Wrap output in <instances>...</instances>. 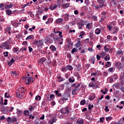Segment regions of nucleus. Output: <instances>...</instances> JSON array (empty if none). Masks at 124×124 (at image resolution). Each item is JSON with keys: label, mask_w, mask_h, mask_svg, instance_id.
Returning a JSON list of instances; mask_svg holds the SVG:
<instances>
[{"label": "nucleus", "mask_w": 124, "mask_h": 124, "mask_svg": "<svg viewBox=\"0 0 124 124\" xmlns=\"http://www.w3.org/2000/svg\"><path fill=\"white\" fill-rule=\"evenodd\" d=\"M77 85V83H74L71 85L72 88H76V85Z\"/></svg>", "instance_id": "obj_56"}, {"label": "nucleus", "mask_w": 124, "mask_h": 124, "mask_svg": "<svg viewBox=\"0 0 124 124\" xmlns=\"http://www.w3.org/2000/svg\"><path fill=\"white\" fill-rule=\"evenodd\" d=\"M69 82L70 83H74V82H75V79H72V78H69Z\"/></svg>", "instance_id": "obj_37"}, {"label": "nucleus", "mask_w": 124, "mask_h": 124, "mask_svg": "<svg viewBox=\"0 0 124 124\" xmlns=\"http://www.w3.org/2000/svg\"><path fill=\"white\" fill-rule=\"evenodd\" d=\"M77 124H84V120L82 119L79 121H77Z\"/></svg>", "instance_id": "obj_23"}, {"label": "nucleus", "mask_w": 124, "mask_h": 124, "mask_svg": "<svg viewBox=\"0 0 124 124\" xmlns=\"http://www.w3.org/2000/svg\"><path fill=\"white\" fill-rule=\"evenodd\" d=\"M24 115L25 116H29L30 115V111L28 110H26L24 112Z\"/></svg>", "instance_id": "obj_21"}, {"label": "nucleus", "mask_w": 124, "mask_h": 124, "mask_svg": "<svg viewBox=\"0 0 124 124\" xmlns=\"http://www.w3.org/2000/svg\"><path fill=\"white\" fill-rule=\"evenodd\" d=\"M109 72H113L114 71V67H110L108 69Z\"/></svg>", "instance_id": "obj_44"}, {"label": "nucleus", "mask_w": 124, "mask_h": 124, "mask_svg": "<svg viewBox=\"0 0 124 124\" xmlns=\"http://www.w3.org/2000/svg\"><path fill=\"white\" fill-rule=\"evenodd\" d=\"M100 32H101V30H100V29L99 28H97L95 30V33L96 34H99L100 33Z\"/></svg>", "instance_id": "obj_14"}, {"label": "nucleus", "mask_w": 124, "mask_h": 124, "mask_svg": "<svg viewBox=\"0 0 124 124\" xmlns=\"http://www.w3.org/2000/svg\"><path fill=\"white\" fill-rule=\"evenodd\" d=\"M100 74V71L97 70L95 73H92L91 76H98Z\"/></svg>", "instance_id": "obj_9"}, {"label": "nucleus", "mask_w": 124, "mask_h": 124, "mask_svg": "<svg viewBox=\"0 0 124 124\" xmlns=\"http://www.w3.org/2000/svg\"><path fill=\"white\" fill-rule=\"evenodd\" d=\"M17 116H18V117H20V116H21V114H22V111L21 110H17Z\"/></svg>", "instance_id": "obj_45"}, {"label": "nucleus", "mask_w": 124, "mask_h": 124, "mask_svg": "<svg viewBox=\"0 0 124 124\" xmlns=\"http://www.w3.org/2000/svg\"><path fill=\"white\" fill-rule=\"evenodd\" d=\"M105 61L107 62V61H109L110 60V57L108 55H107L105 58H104Z\"/></svg>", "instance_id": "obj_31"}, {"label": "nucleus", "mask_w": 124, "mask_h": 124, "mask_svg": "<svg viewBox=\"0 0 124 124\" xmlns=\"http://www.w3.org/2000/svg\"><path fill=\"white\" fill-rule=\"evenodd\" d=\"M116 66L118 67L119 69H121L123 67V65H122V63L121 62H116L115 63Z\"/></svg>", "instance_id": "obj_6"}, {"label": "nucleus", "mask_w": 124, "mask_h": 124, "mask_svg": "<svg viewBox=\"0 0 124 124\" xmlns=\"http://www.w3.org/2000/svg\"><path fill=\"white\" fill-rule=\"evenodd\" d=\"M75 52H78V49H77L76 48H73V49L72 50V51H71L72 54H74V53H75Z\"/></svg>", "instance_id": "obj_26"}, {"label": "nucleus", "mask_w": 124, "mask_h": 124, "mask_svg": "<svg viewBox=\"0 0 124 124\" xmlns=\"http://www.w3.org/2000/svg\"><path fill=\"white\" fill-rule=\"evenodd\" d=\"M11 30V27H8L6 29V31H9Z\"/></svg>", "instance_id": "obj_60"}, {"label": "nucleus", "mask_w": 124, "mask_h": 124, "mask_svg": "<svg viewBox=\"0 0 124 124\" xmlns=\"http://www.w3.org/2000/svg\"><path fill=\"white\" fill-rule=\"evenodd\" d=\"M48 18V16H43V20H46V19H47Z\"/></svg>", "instance_id": "obj_52"}, {"label": "nucleus", "mask_w": 124, "mask_h": 124, "mask_svg": "<svg viewBox=\"0 0 124 124\" xmlns=\"http://www.w3.org/2000/svg\"><path fill=\"white\" fill-rule=\"evenodd\" d=\"M56 121H55V118H52V121L50 122V124H53Z\"/></svg>", "instance_id": "obj_53"}, {"label": "nucleus", "mask_w": 124, "mask_h": 124, "mask_svg": "<svg viewBox=\"0 0 124 124\" xmlns=\"http://www.w3.org/2000/svg\"><path fill=\"white\" fill-rule=\"evenodd\" d=\"M112 119H113V117H111V116H109L106 118V121L107 122H109V121H111V120H112Z\"/></svg>", "instance_id": "obj_35"}, {"label": "nucleus", "mask_w": 124, "mask_h": 124, "mask_svg": "<svg viewBox=\"0 0 124 124\" xmlns=\"http://www.w3.org/2000/svg\"><path fill=\"white\" fill-rule=\"evenodd\" d=\"M47 20H48V22L50 24L53 22V18H49Z\"/></svg>", "instance_id": "obj_51"}, {"label": "nucleus", "mask_w": 124, "mask_h": 124, "mask_svg": "<svg viewBox=\"0 0 124 124\" xmlns=\"http://www.w3.org/2000/svg\"><path fill=\"white\" fill-rule=\"evenodd\" d=\"M49 9H50V10H54L53 6L52 5H50L49 6Z\"/></svg>", "instance_id": "obj_57"}, {"label": "nucleus", "mask_w": 124, "mask_h": 124, "mask_svg": "<svg viewBox=\"0 0 124 124\" xmlns=\"http://www.w3.org/2000/svg\"><path fill=\"white\" fill-rule=\"evenodd\" d=\"M60 112L64 115H68V114H69V108H68V107H66L61 109L60 110Z\"/></svg>", "instance_id": "obj_2"}, {"label": "nucleus", "mask_w": 124, "mask_h": 124, "mask_svg": "<svg viewBox=\"0 0 124 124\" xmlns=\"http://www.w3.org/2000/svg\"><path fill=\"white\" fill-rule=\"evenodd\" d=\"M95 60L94 59V57H92L91 58L90 61L92 62L93 64H94V62Z\"/></svg>", "instance_id": "obj_33"}, {"label": "nucleus", "mask_w": 124, "mask_h": 124, "mask_svg": "<svg viewBox=\"0 0 124 124\" xmlns=\"http://www.w3.org/2000/svg\"><path fill=\"white\" fill-rule=\"evenodd\" d=\"M6 13L7 15H11V14H12V11L11 10H7Z\"/></svg>", "instance_id": "obj_25"}, {"label": "nucleus", "mask_w": 124, "mask_h": 124, "mask_svg": "<svg viewBox=\"0 0 124 124\" xmlns=\"http://www.w3.org/2000/svg\"><path fill=\"white\" fill-rule=\"evenodd\" d=\"M99 8H102V7H106L107 6L106 4H105L104 3H103L101 5H99Z\"/></svg>", "instance_id": "obj_38"}, {"label": "nucleus", "mask_w": 124, "mask_h": 124, "mask_svg": "<svg viewBox=\"0 0 124 124\" xmlns=\"http://www.w3.org/2000/svg\"><path fill=\"white\" fill-rule=\"evenodd\" d=\"M103 76H104V77H106V76H107V72H103Z\"/></svg>", "instance_id": "obj_62"}, {"label": "nucleus", "mask_w": 124, "mask_h": 124, "mask_svg": "<svg viewBox=\"0 0 124 124\" xmlns=\"http://www.w3.org/2000/svg\"><path fill=\"white\" fill-rule=\"evenodd\" d=\"M11 122H17V118L14 117V118H13L11 120Z\"/></svg>", "instance_id": "obj_47"}, {"label": "nucleus", "mask_w": 124, "mask_h": 124, "mask_svg": "<svg viewBox=\"0 0 124 124\" xmlns=\"http://www.w3.org/2000/svg\"><path fill=\"white\" fill-rule=\"evenodd\" d=\"M7 109L8 111H9L10 112H12V110H13V109H14V108L12 107H7Z\"/></svg>", "instance_id": "obj_28"}, {"label": "nucleus", "mask_w": 124, "mask_h": 124, "mask_svg": "<svg viewBox=\"0 0 124 124\" xmlns=\"http://www.w3.org/2000/svg\"><path fill=\"white\" fill-rule=\"evenodd\" d=\"M29 110L30 111H33L34 110V107H33L32 106H31L30 108H29Z\"/></svg>", "instance_id": "obj_32"}, {"label": "nucleus", "mask_w": 124, "mask_h": 124, "mask_svg": "<svg viewBox=\"0 0 124 124\" xmlns=\"http://www.w3.org/2000/svg\"><path fill=\"white\" fill-rule=\"evenodd\" d=\"M84 24L83 21L79 22L78 23V27L79 30H82V27L84 26Z\"/></svg>", "instance_id": "obj_8"}, {"label": "nucleus", "mask_w": 124, "mask_h": 124, "mask_svg": "<svg viewBox=\"0 0 124 124\" xmlns=\"http://www.w3.org/2000/svg\"><path fill=\"white\" fill-rule=\"evenodd\" d=\"M50 49H51V51H56V50H57V48H56V47H55L53 45H51L50 46Z\"/></svg>", "instance_id": "obj_19"}, {"label": "nucleus", "mask_w": 124, "mask_h": 124, "mask_svg": "<svg viewBox=\"0 0 124 124\" xmlns=\"http://www.w3.org/2000/svg\"><path fill=\"white\" fill-rule=\"evenodd\" d=\"M89 87H90V88H92V87H94V84L92 83V84H89Z\"/></svg>", "instance_id": "obj_63"}, {"label": "nucleus", "mask_w": 124, "mask_h": 124, "mask_svg": "<svg viewBox=\"0 0 124 124\" xmlns=\"http://www.w3.org/2000/svg\"><path fill=\"white\" fill-rule=\"evenodd\" d=\"M13 51L14 52H18V51H19V47H14Z\"/></svg>", "instance_id": "obj_36"}, {"label": "nucleus", "mask_w": 124, "mask_h": 124, "mask_svg": "<svg viewBox=\"0 0 124 124\" xmlns=\"http://www.w3.org/2000/svg\"><path fill=\"white\" fill-rule=\"evenodd\" d=\"M123 53H124L123 52V50H120V51H117V55H122V54H123Z\"/></svg>", "instance_id": "obj_49"}, {"label": "nucleus", "mask_w": 124, "mask_h": 124, "mask_svg": "<svg viewBox=\"0 0 124 124\" xmlns=\"http://www.w3.org/2000/svg\"><path fill=\"white\" fill-rule=\"evenodd\" d=\"M68 14H66L65 15V17H64V20H65V21H68Z\"/></svg>", "instance_id": "obj_48"}, {"label": "nucleus", "mask_w": 124, "mask_h": 124, "mask_svg": "<svg viewBox=\"0 0 124 124\" xmlns=\"http://www.w3.org/2000/svg\"><path fill=\"white\" fill-rule=\"evenodd\" d=\"M66 41L67 43H68V44H70V43H71V39H69V38L66 39Z\"/></svg>", "instance_id": "obj_34"}, {"label": "nucleus", "mask_w": 124, "mask_h": 124, "mask_svg": "<svg viewBox=\"0 0 124 124\" xmlns=\"http://www.w3.org/2000/svg\"><path fill=\"white\" fill-rule=\"evenodd\" d=\"M41 99V96L37 95L35 97V100H40Z\"/></svg>", "instance_id": "obj_42"}, {"label": "nucleus", "mask_w": 124, "mask_h": 124, "mask_svg": "<svg viewBox=\"0 0 124 124\" xmlns=\"http://www.w3.org/2000/svg\"><path fill=\"white\" fill-rule=\"evenodd\" d=\"M62 6L63 8H67L68 7H69L70 4H69V3L63 4L62 5Z\"/></svg>", "instance_id": "obj_12"}, {"label": "nucleus", "mask_w": 124, "mask_h": 124, "mask_svg": "<svg viewBox=\"0 0 124 124\" xmlns=\"http://www.w3.org/2000/svg\"><path fill=\"white\" fill-rule=\"evenodd\" d=\"M110 83H113L114 79L112 78H109Z\"/></svg>", "instance_id": "obj_55"}, {"label": "nucleus", "mask_w": 124, "mask_h": 124, "mask_svg": "<svg viewBox=\"0 0 124 124\" xmlns=\"http://www.w3.org/2000/svg\"><path fill=\"white\" fill-rule=\"evenodd\" d=\"M78 42L77 44H76V47L77 48H79V47H81L82 46V44H81V41H80V38L78 39Z\"/></svg>", "instance_id": "obj_5"}, {"label": "nucleus", "mask_w": 124, "mask_h": 124, "mask_svg": "<svg viewBox=\"0 0 124 124\" xmlns=\"http://www.w3.org/2000/svg\"><path fill=\"white\" fill-rule=\"evenodd\" d=\"M37 45L38 47H42V46H43V41L39 40L38 41V44Z\"/></svg>", "instance_id": "obj_10"}, {"label": "nucleus", "mask_w": 124, "mask_h": 124, "mask_svg": "<svg viewBox=\"0 0 124 124\" xmlns=\"http://www.w3.org/2000/svg\"><path fill=\"white\" fill-rule=\"evenodd\" d=\"M105 2V0H97V2L99 4L103 3Z\"/></svg>", "instance_id": "obj_41"}, {"label": "nucleus", "mask_w": 124, "mask_h": 124, "mask_svg": "<svg viewBox=\"0 0 124 124\" xmlns=\"http://www.w3.org/2000/svg\"><path fill=\"white\" fill-rule=\"evenodd\" d=\"M33 35H29V36H28L26 39V40H29L30 39H33Z\"/></svg>", "instance_id": "obj_22"}, {"label": "nucleus", "mask_w": 124, "mask_h": 124, "mask_svg": "<svg viewBox=\"0 0 124 124\" xmlns=\"http://www.w3.org/2000/svg\"><path fill=\"white\" fill-rule=\"evenodd\" d=\"M38 43V41L35 40L33 42V44H34V45H36V44L37 45Z\"/></svg>", "instance_id": "obj_54"}, {"label": "nucleus", "mask_w": 124, "mask_h": 124, "mask_svg": "<svg viewBox=\"0 0 124 124\" xmlns=\"http://www.w3.org/2000/svg\"><path fill=\"white\" fill-rule=\"evenodd\" d=\"M92 108H93V105H91V104H89L88 105V109L89 110H92Z\"/></svg>", "instance_id": "obj_39"}, {"label": "nucleus", "mask_w": 124, "mask_h": 124, "mask_svg": "<svg viewBox=\"0 0 124 124\" xmlns=\"http://www.w3.org/2000/svg\"><path fill=\"white\" fill-rule=\"evenodd\" d=\"M62 21H63L62 18H58L56 20L55 23L56 24H61V23H62Z\"/></svg>", "instance_id": "obj_11"}, {"label": "nucleus", "mask_w": 124, "mask_h": 124, "mask_svg": "<svg viewBox=\"0 0 124 124\" xmlns=\"http://www.w3.org/2000/svg\"><path fill=\"white\" fill-rule=\"evenodd\" d=\"M28 48H29V52H32L33 49L32 48V47H31V46H29Z\"/></svg>", "instance_id": "obj_61"}, {"label": "nucleus", "mask_w": 124, "mask_h": 124, "mask_svg": "<svg viewBox=\"0 0 124 124\" xmlns=\"http://www.w3.org/2000/svg\"><path fill=\"white\" fill-rule=\"evenodd\" d=\"M3 54L4 57H8V52L6 51V52H3Z\"/></svg>", "instance_id": "obj_50"}, {"label": "nucleus", "mask_w": 124, "mask_h": 124, "mask_svg": "<svg viewBox=\"0 0 124 124\" xmlns=\"http://www.w3.org/2000/svg\"><path fill=\"white\" fill-rule=\"evenodd\" d=\"M94 98H95V95H94V94H92V95L89 97V99L90 100H93Z\"/></svg>", "instance_id": "obj_20"}, {"label": "nucleus", "mask_w": 124, "mask_h": 124, "mask_svg": "<svg viewBox=\"0 0 124 124\" xmlns=\"http://www.w3.org/2000/svg\"><path fill=\"white\" fill-rule=\"evenodd\" d=\"M72 46H73V43L68 44L66 46L67 51H69L72 48Z\"/></svg>", "instance_id": "obj_4"}, {"label": "nucleus", "mask_w": 124, "mask_h": 124, "mask_svg": "<svg viewBox=\"0 0 124 124\" xmlns=\"http://www.w3.org/2000/svg\"><path fill=\"white\" fill-rule=\"evenodd\" d=\"M12 6H13V4L7 5L5 6V9H8V8H11V7H12Z\"/></svg>", "instance_id": "obj_18"}, {"label": "nucleus", "mask_w": 124, "mask_h": 124, "mask_svg": "<svg viewBox=\"0 0 124 124\" xmlns=\"http://www.w3.org/2000/svg\"><path fill=\"white\" fill-rule=\"evenodd\" d=\"M10 96V95L7 92L5 93V95H4L5 98H9Z\"/></svg>", "instance_id": "obj_29"}, {"label": "nucleus", "mask_w": 124, "mask_h": 124, "mask_svg": "<svg viewBox=\"0 0 124 124\" xmlns=\"http://www.w3.org/2000/svg\"><path fill=\"white\" fill-rule=\"evenodd\" d=\"M107 28H108V29L109 31H111L113 27H112V26H111V25H108Z\"/></svg>", "instance_id": "obj_43"}, {"label": "nucleus", "mask_w": 124, "mask_h": 124, "mask_svg": "<svg viewBox=\"0 0 124 124\" xmlns=\"http://www.w3.org/2000/svg\"><path fill=\"white\" fill-rule=\"evenodd\" d=\"M47 59L45 58H42L41 59L39 60V62L40 63H43L44 62H46Z\"/></svg>", "instance_id": "obj_15"}, {"label": "nucleus", "mask_w": 124, "mask_h": 124, "mask_svg": "<svg viewBox=\"0 0 124 124\" xmlns=\"http://www.w3.org/2000/svg\"><path fill=\"white\" fill-rule=\"evenodd\" d=\"M11 75H12V76H15V77H17V76H18V74H17V72L16 71H12Z\"/></svg>", "instance_id": "obj_16"}, {"label": "nucleus", "mask_w": 124, "mask_h": 124, "mask_svg": "<svg viewBox=\"0 0 124 124\" xmlns=\"http://www.w3.org/2000/svg\"><path fill=\"white\" fill-rule=\"evenodd\" d=\"M105 65H106V67H109V66H110V65H111V62H107V64H106Z\"/></svg>", "instance_id": "obj_40"}, {"label": "nucleus", "mask_w": 124, "mask_h": 124, "mask_svg": "<svg viewBox=\"0 0 124 124\" xmlns=\"http://www.w3.org/2000/svg\"><path fill=\"white\" fill-rule=\"evenodd\" d=\"M31 79H33L32 77H28V78L27 79V82H26V85H30V82H31L32 83L33 82V80Z\"/></svg>", "instance_id": "obj_7"}, {"label": "nucleus", "mask_w": 124, "mask_h": 124, "mask_svg": "<svg viewBox=\"0 0 124 124\" xmlns=\"http://www.w3.org/2000/svg\"><path fill=\"white\" fill-rule=\"evenodd\" d=\"M0 48H4V49L5 50H9L10 48V46H9V43H8V41H6L4 42L2 45L0 46Z\"/></svg>", "instance_id": "obj_1"}, {"label": "nucleus", "mask_w": 124, "mask_h": 124, "mask_svg": "<svg viewBox=\"0 0 124 124\" xmlns=\"http://www.w3.org/2000/svg\"><path fill=\"white\" fill-rule=\"evenodd\" d=\"M103 120H104V117H101L100 119V122L101 123H103Z\"/></svg>", "instance_id": "obj_64"}, {"label": "nucleus", "mask_w": 124, "mask_h": 124, "mask_svg": "<svg viewBox=\"0 0 124 124\" xmlns=\"http://www.w3.org/2000/svg\"><path fill=\"white\" fill-rule=\"evenodd\" d=\"M92 18L93 19L94 21H96V20H97V16H93L92 17Z\"/></svg>", "instance_id": "obj_46"}, {"label": "nucleus", "mask_w": 124, "mask_h": 124, "mask_svg": "<svg viewBox=\"0 0 124 124\" xmlns=\"http://www.w3.org/2000/svg\"><path fill=\"white\" fill-rule=\"evenodd\" d=\"M86 104V100L85 99H83L80 101V105H85Z\"/></svg>", "instance_id": "obj_30"}, {"label": "nucleus", "mask_w": 124, "mask_h": 124, "mask_svg": "<svg viewBox=\"0 0 124 124\" xmlns=\"http://www.w3.org/2000/svg\"><path fill=\"white\" fill-rule=\"evenodd\" d=\"M105 110L106 111V112H108L109 111V108H108V106L106 107L105 108Z\"/></svg>", "instance_id": "obj_58"}, {"label": "nucleus", "mask_w": 124, "mask_h": 124, "mask_svg": "<svg viewBox=\"0 0 124 124\" xmlns=\"http://www.w3.org/2000/svg\"><path fill=\"white\" fill-rule=\"evenodd\" d=\"M54 93H55V94L56 95H58V96H62V93H60V91H54Z\"/></svg>", "instance_id": "obj_24"}, {"label": "nucleus", "mask_w": 124, "mask_h": 124, "mask_svg": "<svg viewBox=\"0 0 124 124\" xmlns=\"http://www.w3.org/2000/svg\"><path fill=\"white\" fill-rule=\"evenodd\" d=\"M100 55H101V56H105V55H106V52H105V51H103V52H102L100 54Z\"/></svg>", "instance_id": "obj_59"}, {"label": "nucleus", "mask_w": 124, "mask_h": 124, "mask_svg": "<svg viewBox=\"0 0 124 124\" xmlns=\"http://www.w3.org/2000/svg\"><path fill=\"white\" fill-rule=\"evenodd\" d=\"M78 90V89H73L72 91V94H73V95H76V94H77L76 91Z\"/></svg>", "instance_id": "obj_13"}, {"label": "nucleus", "mask_w": 124, "mask_h": 124, "mask_svg": "<svg viewBox=\"0 0 124 124\" xmlns=\"http://www.w3.org/2000/svg\"><path fill=\"white\" fill-rule=\"evenodd\" d=\"M17 96L19 97V98L21 99L22 97H24V94H25V91H23L18 93H16Z\"/></svg>", "instance_id": "obj_3"}, {"label": "nucleus", "mask_w": 124, "mask_h": 124, "mask_svg": "<svg viewBox=\"0 0 124 124\" xmlns=\"http://www.w3.org/2000/svg\"><path fill=\"white\" fill-rule=\"evenodd\" d=\"M66 68V70H72L73 69V67L71 65H67Z\"/></svg>", "instance_id": "obj_17"}, {"label": "nucleus", "mask_w": 124, "mask_h": 124, "mask_svg": "<svg viewBox=\"0 0 124 124\" xmlns=\"http://www.w3.org/2000/svg\"><path fill=\"white\" fill-rule=\"evenodd\" d=\"M86 28H87L88 30H91L92 29V25H91L90 23L87 24L86 25Z\"/></svg>", "instance_id": "obj_27"}]
</instances>
